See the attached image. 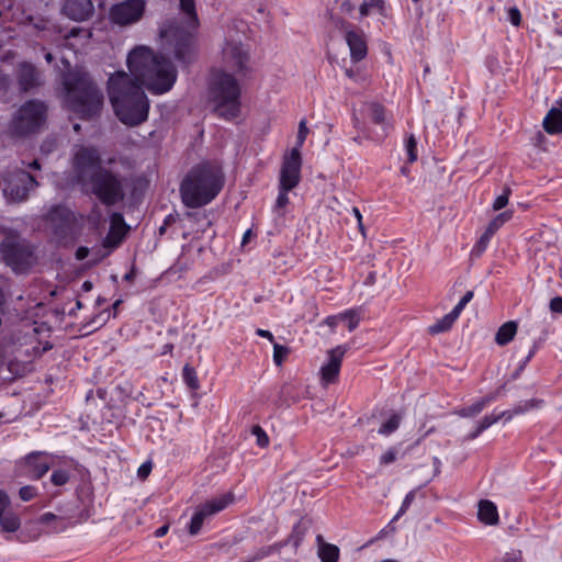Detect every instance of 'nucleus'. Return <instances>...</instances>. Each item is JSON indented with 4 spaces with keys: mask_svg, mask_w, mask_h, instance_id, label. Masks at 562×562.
I'll list each match as a JSON object with an SVG mask.
<instances>
[{
    "mask_svg": "<svg viewBox=\"0 0 562 562\" xmlns=\"http://www.w3.org/2000/svg\"><path fill=\"white\" fill-rule=\"evenodd\" d=\"M126 63L133 80L146 87L153 94L168 92L177 81L175 65L146 46L134 48L127 55Z\"/></svg>",
    "mask_w": 562,
    "mask_h": 562,
    "instance_id": "obj_1",
    "label": "nucleus"
},
{
    "mask_svg": "<svg viewBox=\"0 0 562 562\" xmlns=\"http://www.w3.org/2000/svg\"><path fill=\"white\" fill-rule=\"evenodd\" d=\"M108 94L117 119L127 126H138L148 119L149 100L142 86L125 71L108 80Z\"/></svg>",
    "mask_w": 562,
    "mask_h": 562,
    "instance_id": "obj_2",
    "label": "nucleus"
},
{
    "mask_svg": "<svg viewBox=\"0 0 562 562\" xmlns=\"http://www.w3.org/2000/svg\"><path fill=\"white\" fill-rule=\"evenodd\" d=\"M179 11L183 15L179 21H172L160 31L172 48L175 59L184 66L192 64L196 58V36L200 20L195 0H179Z\"/></svg>",
    "mask_w": 562,
    "mask_h": 562,
    "instance_id": "obj_3",
    "label": "nucleus"
},
{
    "mask_svg": "<svg viewBox=\"0 0 562 562\" xmlns=\"http://www.w3.org/2000/svg\"><path fill=\"white\" fill-rule=\"evenodd\" d=\"M223 188L221 169L210 162L192 167L182 179L179 191L187 207L198 209L211 203Z\"/></svg>",
    "mask_w": 562,
    "mask_h": 562,
    "instance_id": "obj_4",
    "label": "nucleus"
},
{
    "mask_svg": "<svg viewBox=\"0 0 562 562\" xmlns=\"http://www.w3.org/2000/svg\"><path fill=\"white\" fill-rule=\"evenodd\" d=\"M65 104L81 120L98 116L103 105V92L89 74L70 71L64 78Z\"/></svg>",
    "mask_w": 562,
    "mask_h": 562,
    "instance_id": "obj_5",
    "label": "nucleus"
},
{
    "mask_svg": "<svg viewBox=\"0 0 562 562\" xmlns=\"http://www.w3.org/2000/svg\"><path fill=\"white\" fill-rule=\"evenodd\" d=\"M240 93V86L233 75L225 71H216L212 75L209 98L218 117L233 121L239 115Z\"/></svg>",
    "mask_w": 562,
    "mask_h": 562,
    "instance_id": "obj_6",
    "label": "nucleus"
},
{
    "mask_svg": "<svg viewBox=\"0 0 562 562\" xmlns=\"http://www.w3.org/2000/svg\"><path fill=\"white\" fill-rule=\"evenodd\" d=\"M101 204L114 206L124 201L126 195L127 179L120 172L109 168L98 169L89 177L85 184Z\"/></svg>",
    "mask_w": 562,
    "mask_h": 562,
    "instance_id": "obj_7",
    "label": "nucleus"
},
{
    "mask_svg": "<svg viewBox=\"0 0 562 562\" xmlns=\"http://www.w3.org/2000/svg\"><path fill=\"white\" fill-rule=\"evenodd\" d=\"M46 117V104L36 99L29 100L24 102L14 114L10 123V131L16 136L37 133L45 124Z\"/></svg>",
    "mask_w": 562,
    "mask_h": 562,
    "instance_id": "obj_8",
    "label": "nucleus"
},
{
    "mask_svg": "<svg viewBox=\"0 0 562 562\" xmlns=\"http://www.w3.org/2000/svg\"><path fill=\"white\" fill-rule=\"evenodd\" d=\"M0 251L5 263L15 272H24L32 266L33 251L31 247L15 237H5L0 245Z\"/></svg>",
    "mask_w": 562,
    "mask_h": 562,
    "instance_id": "obj_9",
    "label": "nucleus"
},
{
    "mask_svg": "<svg viewBox=\"0 0 562 562\" xmlns=\"http://www.w3.org/2000/svg\"><path fill=\"white\" fill-rule=\"evenodd\" d=\"M50 224L54 237L59 243L72 240L76 234L77 217L75 213L65 205H54L46 215Z\"/></svg>",
    "mask_w": 562,
    "mask_h": 562,
    "instance_id": "obj_10",
    "label": "nucleus"
},
{
    "mask_svg": "<svg viewBox=\"0 0 562 562\" xmlns=\"http://www.w3.org/2000/svg\"><path fill=\"white\" fill-rule=\"evenodd\" d=\"M250 59L249 46L244 44L239 38L227 37L222 48V60L231 69L237 74L248 71Z\"/></svg>",
    "mask_w": 562,
    "mask_h": 562,
    "instance_id": "obj_11",
    "label": "nucleus"
},
{
    "mask_svg": "<svg viewBox=\"0 0 562 562\" xmlns=\"http://www.w3.org/2000/svg\"><path fill=\"white\" fill-rule=\"evenodd\" d=\"M145 8V0H124L111 7L109 16L113 24L126 26L138 22Z\"/></svg>",
    "mask_w": 562,
    "mask_h": 562,
    "instance_id": "obj_12",
    "label": "nucleus"
},
{
    "mask_svg": "<svg viewBox=\"0 0 562 562\" xmlns=\"http://www.w3.org/2000/svg\"><path fill=\"white\" fill-rule=\"evenodd\" d=\"M48 458L49 453L44 451L30 452L16 462L18 475L30 480L42 479L52 468Z\"/></svg>",
    "mask_w": 562,
    "mask_h": 562,
    "instance_id": "obj_13",
    "label": "nucleus"
},
{
    "mask_svg": "<svg viewBox=\"0 0 562 562\" xmlns=\"http://www.w3.org/2000/svg\"><path fill=\"white\" fill-rule=\"evenodd\" d=\"M74 168L78 181L81 184H86L92 172L105 167L101 166V157L95 148L81 146L74 156Z\"/></svg>",
    "mask_w": 562,
    "mask_h": 562,
    "instance_id": "obj_14",
    "label": "nucleus"
},
{
    "mask_svg": "<svg viewBox=\"0 0 562 562\" xmlns=\"http://www.w3.org/2000/svg\"><path fill=\"white\" fill-rule=\"evenodd\" d=\"M233 502V495L226 494L201 504L194 512L190 524L189 533L195 536L200 532L204 520L226 508Z\"/></svg>",
    "mask_w": 562,
    "mask_h": 562,
    "instance_id": "obj_15",
    "label": "nucleus"
},
{
    "mask_svg": "<svg viewBox=\"0 0 562 562\" xmlns=\"http://www.w3.org/2000/svg\"><path fill=\"white\" fill-rule=\"evenodd\" d=\"M302 159L299 148H292L289 156H285L280 170L279 187L283 190L294 189L301 180Z\"/></svg>",
    "mask_w": 562,
    "mask_h": 562,
    "instance_id": "obj_16",
    "label": "nucleus"
},
{
    "mask_svg": "<svg viewBox=\"0 0 562 562\" xmlns=\"http://www.w3.org/2000/svg\"><path fill=\"white\" fill-rule=\"evenodd\" d=\"M37 186L35 178L26 172L19 171L14 173L8 181L4 193L13 201H23L27 198L29 192Z\"/></svg>",
    "mask_w": 562,
    "mask_h": 562,
    "instance_id": "obj_17",
    "label": "nucleus"
},
{
    "mask_svg": "<svg viewBox=\"0 0 562 562\" xmlns=\"http://www.w3.org/2000/svg\"><path fill=\"white\" fill-rule=\"evenodd\" d=\"M363 111L369 122L380 127V131L375 133L373 138L382 142L392 130L391 115L387 114L382 104L376 102L366 104Z\"/></svg>",
    "mask_w": 562,
    "mask_h": 562,
    "instance_id": "obj_18",
    "label": "nucleus"
},
{
    "mask_svg": "<svg viewBox=\"0 0 562 562\" xmlns=\"http://www.w3.org/2000/svg\"><path fill=\"white\" fill-rule=\"evenodd\" d=\"M346 351L347 346L342 345H339L328 351V360L321 368L322 380L325 383H334L337 380Z\"/></svg>",
    "mask_w": 562,
    "mask_h": 562,
    "instance_id": "obj_19",
    "label": "nucleus"
},
{
    "mask_svg": "<svg viewBox=\"0 0 562 562\" xmlns=\"http://www.w3.org/2000/svg\"><path fill=\"white\" fill-rule=\"evenodd\" d=\"M127 231L128 226L123 215L119 212L112 213L110 215V228L103 239V246L110 249L116 248L123 241Z\"/></svg>",
    "mask_w": 562,
    "mask_h": 562,
    "instance_id": "obj_20",
    "label": "nucleus"
},
{
    "mask_svg": "<svg viewBox=\"0 0 562 562\" xmlns=\"http://www.w3.org/2000/svg\"><path fill=\"white\" fill-rule=\"evenodd\" d=\"M16 79L22 92H29L43 83L40 71L30 63H21L18 65Z\"/></svg>",
    "mask_w": 562,
    "mask_h": 562,
    "instance_id": "obj_21",
    "label": "nucleus"
},
{
    "mask_svg": "<svg viewBox=\"0 0 562 562\" xmlns=\"http://www.w3.org/2000/svg\"><path fill=\"white\" fill-rule=\"evenodd\" d=\"M345 40L350 50V58L353 63H358L366 58L368 54V46L364 33L361 30H347Z\"/></svg>",
    "mask_w": 562,
    "mask_h": 562,
    "instance_id": "obj_22",
    "label": "nucleus"
},
{
    "mask_svg": "<svg viewBox=\"0 0 562 562\" xmlns=\"http://www.w3.org/2000/svg\"><path fill=\"white\" fill-rule=\"evenodd\" d=\"M94 11L91 0H65L63 12L74 21H85L89 19Z\"/></svg>",
    "mask_w": 562,
    "mask_h": 562,
    "instance_id": "obj_23",
    "label": "nucleus"
},
{
    "mask_svg": "<svg viewBox=\"0 0 562 562\" xmlns=\"http://www.w3.org/2000/svg\"><path fill=\"white\" fill-rule=\"evenodd\" d=\"M558 104L549 110L542 122L544 131L552 135L562 132V99Z\"/></svg>",
    "mask_w": 562,
    "mask_h": 562,
    "instance_id": "obj_24",
    "label": "nucleus"
},
{
    "mask_svg": "<svg viewBox=\"0 0 562 562\" xmlns=\"http://www.w3.org/2000/svg\"><path fill=\"white\" fill-rule=\"evenodd\" d=\"M316 543L321 562H338L340 550L336 544L326 542L322 535L316 536Z\"/></svg>",
    "mask_w": 562,
    "mask_h": 562,
    "instance_id": "obj_25",
    "label": "nucleus"
},
{
    "mask_svg": "<svg viewBox=\"0 0 562 562\" xmlns=\"http://www.w3.org/2000/svg\"><path fill=\"white\" fill-rule=\"evenodd\" d=\"M477 517L485 525H496L498 522V512L496 505L487 499L480 501Z\"/></svg>",
    "mask_w": 562,
    "mask_h": 562,
    "instance_id": "obj_26",
    "label": "nucleus"
},
{
    "mask_svg": "<svg viewBox=\"0 0 562 562\" xmlns=\"http://www.w3.org/2000/svg\"><path fill=\"white\" fill-rule=\"evenodd\" d=\"M305 535H306V528L301 522L295 524L293 526V529H292L290 536L288 537V539L282 541L283 547L292 546L293 547L292 555H295L299 547L302 544V542L305 538Z\"/></svg>",
    "mask_w": 562,
    "mask_h": 562,
    "instance_id": "obj_27",
    "label": "nucleus"
},
{
    "mask_svg": "<svg viewBox=\"0 0 562 562\" xmlns=\"http://www.w3.org/2000/svg\"><path fill=\"white\" fill-rule=\"evenodd\" d=\"M516 331H517V324L515 322L509 321V322L503 324L498 328V330L495 335L496 344L499 346L507 345L508 342H510L514 339Z\"/></svg>",
    "mask_w": 562,
    "mask_h": 562,
    "instance_id": "obj_28",
    "label": "nucleus"
},
{
    "mask_svg": "<svg viewBox=\"0 0 562 562\" xmlns=\"http://www.w3.org/2000/svg\"><path fill=\"white\" fill-rule=\"evenodd\" d=\"M460 315L457 313V311H451L447 315H445L441 319L436 322L429 327L430 334H439L449 330L453 323L458 319Z\"/></svg>",
    "mask_w": 562,
    "mask_h": 562,
    "instance_id": "obj_29",
    "label": "nucleus"
},
{
    "mask_svg": "<svg viewBox=\"0 0 562 562\" xmlns=\"http://www.w3.org/2000/svg\"><path fill=\"white\" fill-rule=\"evenodd\" d=\"M498 422L497 415L493 412L491 415L484 416L473 431L465 436V440H473L477 438L484 430Z\"/></svg>",
    "mask_w": 562,
    "mask_h": 562,
    "instance_id": "obj_30",
    "label": "nucleus"
},
{
    "mask_svg": "<svg viewBox=\"0 0 562 562\" xmlns=\"http://www.w3.org/2000/svg\"><path fill=\"white\" fill-rule=\"evenodd\" d=\"M495 397L492 395L485 396L480 401L473 403L472 405L463 408L460 413L462 417H473L480 414L488 403H491Z\"/></svg>",
    "mask_w": 562,
    "mask_h": 562,
    "instance_id": "obj_31",
    "label": "nucleus"
},
{
    "mask_svg": "<svg viewBox=\"0 0 562 562\" xmlns=\"http://www.w3.org/2000/svg\"><path fill=\"white\" fill-rule=\"evenodd\" d=\"M0 524L3 530L8 532H14L16 531L20 526L21 521L16 514L13 512L7 510L2 517H0Z\"/></svg>",
    "mask_w": 562,
    "mask_h": 562,
    "instance_id": "obj_32",
    "label": "nucleus"
},
{
    "mask_svg": "<svg viewBox=\"0 0 562 562\" xmlns=\"http://www.w3.org/2000/svg\"><path fill=\"white\" fill-rule=\"evenodd\" d=\"M543 400L540 398H531L528 401H522L517 403L512 409L515 416L525 414L532 409H538L543 406Z\"/></svg>",
    "mask_w": 562,
    "mask_h": 562,
    "instance_id": "obj_33",
    "label": "nucleus"
},
{
    "mask_svg": "<svg viewBox=\"0 0 562 562\" xmlns=\"http://www.w3.org/2000/svg\"><path fill=\"white\" fill-rule=\"evenodd\" d=\"M182 379L186 385L191 390H199L200 383L196 371L193 367L186 364L182 369Z\"/></svg>",
    "mask_w": 562,
    "mask_h": 562,
    "instance_id": "obj_34",
    "label": "nucleus"
},
{
    "mask_svg": "<svg viewBox=\"0 0 562 562\" xmlns=\"http://www.w3.org/2000/svg\"><path fill=\"white\" fill-rule=\"evenodd\" d=\"M385 7L384 0H364L359 8L361 16H367L371 11L376 10L379 13H383Z\"/></svg>",
    "mask_w": 562,
    "mask_h": 562,
    "instance_id": "obj_35",
    "label": "nucleus"
},
{
    "mask_svg": "<svg viewBox=\"0 0 562 562\" xmlns=\"http://www.w3.org/2000/svg\"><path fill=\"white\" fill-rule=\"evenodd\" d=\"M513 216L512 211H505L495 216L488 224L487 229L490 234H495L506 222Z\"/></svg>",
    "mask_w": 562,
    "mask_h": 562,
    "instance_id": "obj_36",
    "label": "nucleus"
},
{
    "mask_svg": "<svg viewBox=\"0 0 562 562\" xmlns=\"http://www.w3.org/2000/svg\"><path fill=\"white\" fill-rule=\"evenodd\" d=\"M405 153L407 155V162L413 164L418 158V151H417V139L416 137L411 134L406 140H405Z\"/></svg>",
    "mask_w": 562,
    "mask_h": 562,
    "instance_id": "obj_37",
    "label": "nucleus"
},
{
    "mask_svg": "<svg viewBox=\"0 0 562 562\" xmlns=\"http://www.w3.org/2000/svg\"><path fill=\"white\" fill-rule=\"evenodd\" d=\"M70 480V472L66 469H56L50 475V482L55 486H64Z\"/></svg>",
    "mask_w": 562,
    "mask_h": 562,
    "instance_id": "obj_38",
    "label": "nucleus"
},
{
    "mask_svg": "<svg viewBox=\"0 0 562 562\" xmlns=\"http://www.w3.org/2000/svg\"><path fill=\"white\" fill-rule=\"evenodd\" d=\"M401 418L398 415H392L385 423H383L379 429L381 435H390L395 431L400 426Z\"/></svg>",
    "mask_w": 562,
    "mask_h": 562,
    "instance_id": "obj_39",
    "label": "nucleus"
},
{
    "mask_svg": "<svg viewBox=\"0 0 562 562\" xmlns=\"http://www.w3.org/2000/svg\"><path fill=\"white\" fill-rule=\"evenodd\" d=\"M283 548V542H277L268 547L260 548L252 557L251 561L261 560L269 557L273 552H280Z\"/></svg>",
    "mask_w": 562,
    "mask_h": 562,
    "instance_id": "obj_40",
    "label": "nucleus"
},
{
    "mask_svg": "<svg viewBox=\"0 0 562 562\" xmlns=\"http://www.w3.org/2000/svg\"><path fill=\"white\" fill-rule=\"evenodd\" d=\"M290 350L286 346L273 342V361L277 366H281L288 357Z\"/></svg>",
    "mask_w": 562,
    "mask_h": 562,
    "instance_id": "obj_41",
    "label": "nucleus"
},
{
    "mask_svg": "<svg viewBox=\"0 0 562 562\" xmlns=\"http://www.w3.org/2000/svg\"><path fill=\"white\" fill-rule=\"evenodd\" d=\"M251 434L256 437L257 445L261 448H266L269 445V437L266 431L259 425H255L251 429Z\"/></svg>",
    "mask_w": 562,
    "mask_h": 562,
    "instance_id": "obj_42",
    "label": "nucleus"
},
{
    "mask_svg": "<svg viewBox=\"0 0 562 562\" xmlns=\"http://www.w3.org/2000/svg\"><path fill=\"white\" fill-rule=\"evenodd\" d=\"M414 499H415V491L408 492L406 494V496L404 497V501H403L398 512L394 516L393 521L397 520L401 516H403L407 512V509L409 508V506L412 505Z\"/></svg>",
    "mask_w": 562,
    "mask_h": 562,
    "instance_id": "obj_43",
    "label": "nucleus"
},
{
    "mask_svg": "<svg viewBox=\"0 0 562 562\" xmlns=\"http://www.w3.org/2000/svg\"><path fill=\"white\" fill-rule=\"evenodd\" d=\"M509 195H510V189L508 187H506L504 189L503 193L495 199V201L493 203V209L495 211H498V210L505 207L508 204Z\"/></svg>",
    "mask_w": 562,
    "mask_h": 562,
    "instance_id": "obj_44",
    "label": "nucleus"
},
{
    "mask_svg": "<svg viewBox=\"0 0 562 562\" xmlns=\"http://www.w3.org/2000/svg\"><path fill=\"white\" fill-rule=\"evenodd\" d=\"M308 134V128L306 126V121L301 120L299 124L297 137H296V146L294 148H301L306 139Z\"/></svg>",
    "mask_w": 562,
    "mask_h": 562,
    "instance_id": "obj_45",
    "label": "nucleus"
},
{
    "mask_svg": "<svg viewBox=\"0 0 562 562\" xmlns=\"http://www.w3.org/2000/svg\"><path fill=\"white\" fill-rule=\"evenodd\" d=\"M37 494L36 487L32 485L22 486L19 491V496L23 502L33 499Z\"/></svg>",
    "mask_w": 562,
    "mask_h": 562,
    "instance_id": "obj_46",
    "label": "nucleus"
},
{
    "mask_svg": "<svg viewBox=\"0 0 562 562\" xmlns=\"http://www.w3.org/2000/svg\"><path fill=\"white\" fill-rule=\"evenodd\" d=\"M340 317L348 321L349 331H352L353 329H356V327L359 324V317H358L357 313L352 310L345 312L344 314L340 315Z\"/></svg>",
    "mask_w": 562,
    "mask_h": 562,
    "instance_id": "obj_47",
    "label": "nucleus"
},
{
    "mask_svg": "<svg viewBox=\"0 0 562 562\" xmlns=\"http://www.w3.org/2000/svg\"><path fill=\"white\" fill-rule=\"evenodd\" d=\"M290 190H283L282 187H279V193H278L276 206H274L276 210H282L288 205V203H289L288 192Z\"/></svg>",
    "mask_w": 562,
    "mask_h": 562,
    "instance_id": "obj_48",
    "label": "nucleus"
},
{
    "mask_svg": "<svg viewBox=\"0 0 562 562\" xmlns=\"http://www.w3.org/2000/svg\"><path fill=\"white\" fill-rule=\"evenodd\" d=\"M493 235H494V234H490V233H488V229L486 228V229H485V232H484V233L482 234V236L480 237V239H479V241L476 243V245H475V247H474V248H475L479 252H483V251L486 249V247H487V245H488V243H490V240H491V238H492V236H493Z\"/></svg>",
    "mask_w": 562,
    "mask_h": 562,
    "instance_id": "obj_49",
    "label": "nucleus"
},
{
    "mask_svg": "<svg viewBox=\"0 0 562 562\" xmlns=\"http://www.w3.org/2000/svg\"><path fill=\"white\" fill-rule=\"evenodd\" d=\"M396 459H397V450L395 448H391L381 456L380 463L386 465V464L393 463Z\"/></svg>",
    "mask_w": 562,
    "mask_h": 562,
    "instance_id": "obj_50",
    "label": "nucleus"
},
{
    "mask_svg": "<svg viewBox=\"0 0 562 562\" xmlns=\"http://www.w3.org/2000/svg\"><path fill=\"white\" fill-rule=\"evenodd\" d=\"M473 291L465 292V294L461 297L459 303L452 310L457 311V313L460 315L465 305L473 299Z\"/></svg>",
    "mask_w": 562,
    "mask_h": 562,
    "instance_id": "obj_51",
    "label": "nucleus"
},
{
    "mask_svg": "<svg viewBox=\"0 0 562 562\" xmlns=\"http://www.w3.org/2000/svg\"><path fill=\"white\" fill-rule=\"evenodd\" d=\"M11 501L7 492L0 490V517L9 509Z\"/></svg>",
    "mask_w": 562,
    "mask_h": 562,
    "instance_id": "obj_52",
    "label": "nucleus"
},
{
    "mask_svg": "<svg viewBox=\"0 0 562 562\" xmlns=\"http://www.w3.org/2000/svg\"><path fill=\"white\" fill-rule=\"evenodd\" d=\"M508 20L515 26H518L520 24L521 13L518 8L513 7L508 10Z\"/></svg>",
    "mask_w": 562,
    "mask_h": 562,
    "instance_id": "obj_53",
    "label": "nucleus"
},
{
    "mask_svg": "<svg viewBox=\"0 0 562 562\" xmlns=\"http://www.w3.org/2000/svg\"><path fill=\"white\" fill-rule=\"evenodd\" d=\"M549 308L553 314H562V296L551 299Z\"/></svg>",
    "mask_w": 562,
    "mask_h": 562,
    "instance_id": "obj_54",
    "label": "nucleus"
},
{
    "mask_svg": "<svg viewBox=\"0 0 562 562\" xmlns=\"http://www.w3.org/2000/svg\"><path fill=\"white\" fill-rule=\"evenodd\" d=\"M151 471V463L150 462H144L137 470V476L139 479H146Z\"/></svg>",
    "mask_w": 562,
    "mask_h": 562,
    "instance_id": "obj_55",
    "label": "nucleus"
},
{
    "mask_svg": "<svg viewBox=\"0 0 562 562\" xmlns=\"http://www.w3.org/2000/svg\"><path fill=\"white\" fill-rule=\"evenodd\" d=\"M11 86V78L9 75L0 72V91L7 92Z\"/></svg>",
    "mask_w": 562,
    "mask_h": 562,
    "instance_id": "obj_56",
    "label": "nucleus"
},
{
    "mask_svg": "<svg viewBox=\"0 0 562 562\" xmlns=\"http://www.w3.org/2000/svg\"><path fill=\"white\" fill-rule=\"evenodd\" d=\"M58 517L53 513H45L40 517V522L43 525H48L50 521L57 520Z\"/></svg>",
    "mask_w": 562,
    "mask_h": 562,
    "instance_id": "obj_57",
    "label": "nucleus"
},
{
    "mask_svg": "<svg viewBox=\"0 0 562 562\" xmlns=\"http://www.w3.org/2000/svg\"><path fill=\"white\" fill-rule=\"evenodd\" d=\"M498 420L504 419L505 422H509L515 417V414L513 413V409L503 411L499 413H496Z\"/></svg>",
    "mask_w": 562,
    "mask_h": 562,
    "instance_id": "obj_58",
    "label": "nucleus"
},
{
    "mask_svg": "<svg viewBox=\"0 0 562 562\" xmlns=\"http://www.w3.org/2000/svg\"><path fill=\"white\" fill-rule=\"evenodd\" d=\"M256 334L262 338H267L271 342H274V337H273L272 333L267 329L258 328Z\"/></svg>",
    "mask_w": 562,
    "mask_h": 562,
    "instance_id": "obj_59",
    "label": "nucleus"
},
{
    "mask_svg": "<svg viewBox=\"0 0 562 562\" xmlns=\"http://www.w3.org/2000/svg\"><path fill=\"white\" fill-rule=\"evenodd\" d=\"M89 255V249L87 247H79L76 251V258L78 260H83Z\"/></svg>",
    "mask_w": 562,
    "mask_h": 562,
    "instance_id": "obj_60",
    "label": "nucleus"
},
{
    "mask_svg": "<svg viewBox=\"0 0 562 562\" xmlns=\"http://www.w3.org/2000/svg\"><path fill=\"white\" fill-rule=\"evenodd\" d=\"M352 213L358 222V225H359V228L360 231H363V225H362V215L360 213V210L358 207H352Z\"/></svg>",
    "mask_w": 562,
    "mask_h": 562,
    "instance_id": "obj_61",
    "label": "nucleus"
},
{
    "mask_svg": "<svg viewBox=\"0 0 562 562\" xmlns=\"http://www.w3.org/2000/svg\"><path fill=\"white\" fill-rule=\"evenodd\" d=\"M168 529H169V527L167 525H164V526L159 527L158 529H156L155 536L157 538L164 537L168 532Z\"/></svg>",
    "mask_w": 562,
    "mask_h": 562,
    "instance_id": "obj_62",
    "label": "nucleus"
},
{
    "mask_svg": "<svg viewBox=\"0 0 562 562\" xmlns=\"http://www.w3.org/2000/svg\"><path fill=\"white\" fill-rule=\"evenodd\" d=\"M536 353V347H533L529 353L527 355V357L525 358L524 362L521 363L520 366V370L524 369V367L530 361V359L535 356Z\"/></svg>",
    "mask_w": 562,
    "mask_h": 562,
    "instance_id": "obj_63",
    "label": "nucleus"
},
{
    "mask_svg": "<svg viewBox=\"0 0 562 562\" xmlns=\"http://www.w3.org/2000/svg\"><path fill=\"white\" fill-rule=\"evenodd\" d=\"M432 464H434V468H435V473H439L440 472V467H441V461L439 460L438 457H434L432 458Z\"/></svg>",
    "mask_w": 562,
    "mask_h": 562,
    "instance_id": "obj_64",
    "label": "nucleus"
}]
</instances>
